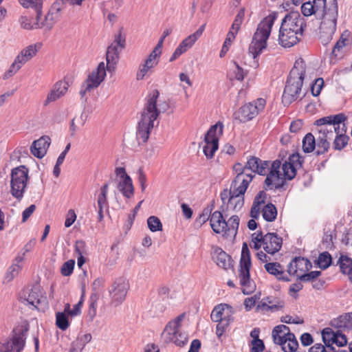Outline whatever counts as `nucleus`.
Returning a JSON list of instances; mask_svg holds the SVG:
<instances>
[{"instance_id":"f257e3e1","label":"nucleus","mask_w":352,"mask_h":352,"mask_svg":"<svg viewBox=\"0 0 352 352\" xmlns=\"http://www.w3.org/2000/svg\"><path fill=\"white\" fill-rule=\"evenodd\" d=\"M159 96V91L155 89L151 96H149L142 113L141 120L138 123L136 133L137 139L140 143H146L147 142L151 131L154 127L155 120H157L161 112L166 111L169 107L168 103L165 102L160 105V109H157V100Z\"/></svg>"},{"instance_id":"f03ea898","label":"nucleus","mask_w":352,"mask_h":352,"mask_svg":"<svg viewBox=\"0 0 352 352\" xmlns=\"http://www.w3.org/2000/svg\"><path fill=\"white\" fill-rule=\"evenodd\" d=\"M306 24L304 18L298 12H291L282 20L279 30V44L284 47H291L298 43L302 36Z\"/></svg>"},{"instance_id":"7ed1b4c3","label":"nucleus","mask_w":352,"mask_h":352,"mask_svg":"<svg viewBox=\"0 0 352 352\" xmlns=\"http://www.w3.org/2000/svg\"><path fill=\"white\" fill-rule=\"evenodd\" d=\"M305 72L306 65L303 59L300 58L296 60L287 77L282 96V102L284 106H289L299 97Z\"/></svg>"},{"instance_id":"20e7f679","label":"nucleus","mask_w":352,"mask_h":352,"mask_svg":"<svg viewBox=\"0 0 352 352\" xmlns=\"http://www.w3.org/2000/svg\"><path fill=\"white\" fill-rule=\"evenodd\" d=\"M277 19V13L272 12L265 16L258 25L249 46V53L256 58L267 47V41L270 35L272 28Z\"/></svg>"},{"instance_id":"39448f33","label":"nucleus","mask_w":352,"mask_h":352,"mask_svg":"<svg viewBox=\"0 0 352 352\" xmlns=\"http://www.w3.org/2000/svg\"><path fill=\"white\" fill-rule=\"evenodd\" d=\"M322 8V21L320 25V38L328 42L336 32L338 16L337 0H330Z\"/></svg>"},{"instance_id":"423d86ee","label":"nucleus","mask_w":352,"mask_h":352,"mask_svg":"<svg viewBox=\"0 0 352 352\" xmlns=\"http://www.w3.org/2000/svg\"><path fill=\"white\" fill-rule=\"evenodd\" d=\"M185 314H182L168 322L162 333V337L165 342H173L178 346H184L188 343L187 333L182 331L180 329Z\"/></svg>"},{"instance_id":"0eeeda50","label":"nucleus","mask_w":352,"mask_h":352,"mask_svg":"<svg viewBox=\"0 0 352 352\" xmlns=\"http://www.w3.org/2000/svg\"><path fill=\"white\" fill-rule=\"evenodd\" d=\"M239 278L244 294H250L256 289L255 283L250 279V270L251 267L250 252L248 244L243 243L239 263Z\"/></svg>"},{"instance_id":"6e6552de","label":"nucleus","mask_w":352,"mask_h":352,"mask_svg":"<svg viewBox=\"0 0 352 352\" xmlns=\"http://www.w3.org/2000/svg\"><path fill=\"white\" fill-rule=\"evenodd\" d=\"M347 119L344 113H340L320 118L314 122V125L316 126L318 135L331 140L337 133V126H342Z\"/></svg>"},{"instance_id":"1a4fd4ad","label":"nucleus","mask_w":352,"mask_h":352,"mask_svg":"<svg viewBox=\"0 0 352 352\" xmlns=\"http://www.w3.org/2000/svg\"><path fill=\"white\" fill-rule=\"evenodd\" d=\"M28 331V324H23L14 328L8 339L0 341V352H22Z\"/></svg>"},{"instance_id":"9d476101","label":"nucleus","mask_w":352,"mask_h":352,"mask_svg":"<svg viewBox=\"0 0 352 352\" xmlns=\"http://www.w3.org/2000/svg\"><path fill=\"white\" fill-rule=\"evenodd\" d=\"M234 187L231 186L230 190L224 189L221 192L222 205L215 210V201L213 200L210 204L204 208L199 216V220H225L228 216L225 210V205H228V199L233 195Z\"/></svg>"},{"instance_id":"9b49d317","label":"nucleus","mask_w":352,"mask_h":352,"mask_svg":"<svg viewBox=\"0 0 352 352\" xmlns=\"http://www.w3.org/2000/svg\"><path fill=\"white\" fill-rule=\"evenodd\" d=\"M267 194L265 190H261L254 199L250 212L252 219H257L262 212L264 220H275L277 216V209L272 203L265 204Z\"/></svg>"},{"instance_id":"f8f14e48","label":"nucleus","mask_w":352,"mask_h":352,"mask_svg":"<svg viewBox=\"0 0 352 352\" xmlns=\"http://www.w3.org/2000/svg\"><path fill=\"white\" fill-rule=\"evenodd\" d=\"M126 36L122 34V29L114 35L113 42L107 47L106 53L107 65L105 72L111 73L116 69V67L120 59V53L125 48Z\"/></svg>"},{"instance_id":"ddd939ff","label":"nucleus","mask_w":352,"mask_h":352,"mask_svg":"<svg viewBox=\"0 0 352 352\" xmlns=\"http://www.w3.org/2000/svg\"><path fill=\"white\" fill-rule=\"evenodd\" d=\"M28 173L29 170L24 165L14 168L11 170L10 192L17 199L20 200L23 197L28 180Z\"/></svg>"},{"instance_id":"4468645a","label":"nucleus","mask_w":352,"mask_h":352,"mask_svg":"<svg viewBox=\"0 0 352 352\" xmlns=\"http://www.w3.org/2000/svg\"><path fill=\"white\" fill-rule=\"evenodd\" d=\"M265 104V100L261 98L246 103L234 113V119L238 120L240 122H247L258 116L264 109Z\"/></svg>"},{"instance_id":"2eb2a0df","label":"nucleus","mask_w":352,"mask_h":352,"mask_svg":"<svg viewBox=\"0 0 352 352\" xmlns=\"http://www.w3.org/2000/svg\"><path fill=\"white\" fill-rule=\"evenodd\" d=\"M69 0H56L48 10L43 21H36V28H45L50 30L54 25L59 21L61 16V12L65 8Z\"/></svg>"},{"instance_id":"dca6fc26","label":"nucleus","mask_w":352,"mask_h":352,"mask_svg":"<svg viewBox=\"0 0 352 352\" xmlns=\"http://www.w3.org/2000/svg\"><path fill=\"white\" fill-rule=\"evenodd\" d=\"M280 166L281 161L279 160H276L271 164L264 181L265 190L280 189L286 184L285 179L280 177L279 170Z\"/></svg>"},{"instance_id":"f3484780","label":"nucleus","mask_w":352,"mask_h":352,"mask_svg":"<svg viewBox=\"0 0 352 352\" xmlns=\"http://www.w3.org/2000/svg\"><path fill=\"white\" fill-rule=\"evenodd\" d=\"M219 129V134L223 133V125L221 122L210 126L204 138L205 145L203 151L208 159L214 156V153L219 147V138L217 136V131Z\"/></svg>"},{"instance_id":"a211bd4d","label":"nucleus","mask_w":352,"mask_h":352,"mask_svg":"<svg viewBox=\"0 0 352 352\" xmlns=\"http://www.w3.org/2000/svg\"><path fill=\"white\" fill-rule=\"evenodd\" d=\"M106 75L105 64L104 62H101L98 64L96 69L94 70L82 84L80 90L81 98H85L87 91H91L93 89L98 87L104 80Z\"/></svg>"},{"instance_id":"6ab92c4d","label":"nucleus","mask_w":352,"mask_h":352,"mask_svg":"<svg viewBox=\"0 0 352 352\" xmlns=\"http://www.w3.org/2000/svg\"><path fill=\"white\" fill-rule=\"evenodd\" d=\"M115 173L120 177V181L117 185V188L126 198H131L134 195V188L132 179L126 173L125 168L118 167L115 170Z\"/></svg>"},{"instance_id":"aec40b11","label":"nucleus","mask_w":352,"mask_h":352,"mask_svg":"<svg viewBox=\"0 0 352 352\" xmlns=\"http://www.w3.org/2000/svg\"><path fill=\"white\" fill-rule=\"evenodd\" d=\"M129 289V284L123 278L116 279L109 289L112 303L115 305L121 304L125 299Z\"/></svg>"},{"instance_id":"412c9836","label":"nucleus","mask_w":352,"mask_h":352,"mask_svg":"<svg viewBox=\"0 0 352 352\" xmlns=\"http://www.w3.org/2000/svg\"><path fill=\"white\" fill-rule=\"evenodd\" d=\"M239 221H210L212 230L223 236H235L239 228Z\"/></svg>"},{"instance_id":"4be33fe9","label":"nucleus","mask_w":352,"mask_h":352,"mask_svg":"<svg viewBox=\"0 0 352 352\" xmlns=\"http://www.w3.org/2000/svg\"><path fill=\"white\" fill-rule=\"evenodd\" d=\"M234 187L233 195L228 199V205L226 206V210H232L238 211L242 208L244 204V193L245 192L248 186L245 185H236Z\"/></svg>"},{"instance_id":"5701e85b","label":"nucleus","mask_w":352,"mask_h":352,"mask_svg":"<svg viewBox=\"0 0 352 352\" xmlns=\"http://www.w3.org/2000/svg\"><path fill=\"white\" fill-rule=\"evenodd\" d=\"M233 168L237 175L232 182V186H236V185H245L248 186L249 184L254 177V175L246 173L248 170L246 168V164L243 166L241 163H236L234 164Z\"/></svg>"},{"instance_id":"b1692460","label":"nucleus","mask_w":352,"mask_h":352,"mask_svg":"<svg viewBox=\"0 0 352 352\" xmlns=\"http://www.w3.org/2000/svg\"><path fill=\"white\" fill-rule=\"evenodd\" d=\"M270 162L262 160L260 158L252 156L246 162L247 170H250L252 173L260 175H265L270 169Z\"/></svg>"},{"instance_id":"393cba45","label":"nucleus","mask_w":352,"mask_h":352,"mask_svg":"<svg viewBox=\"0 0 352 352\" xmlns=\"http://www.w3.org/2000/svg\"><path fill=\"white\" fill-rule=\"evenodd\" d=\"M282 238L275 233H267L263 238V249L270 254H274L280 250L282 246Z\"/></svg>"},{"instance_id":"a878e982","label":"nucleus","mask_w":352,"mask_h":352,"mask_svg":"<svg viewBox=\"0 0 352 352\" xmlns=\"http://www.w3.org/2000/svg\"><path fill=\"white\" fill-rule=\"evenodd\" d=\"M50 143L51 139L47 135H43L38 140H34L30 146L32 154L37 158H43L46 154Z\"/></svg>"},{"instance_id":"bb28decb","label":"nucleus","mask_w":352,"mask_h":352,"mask_svg":"<svg viewBox=\"0 0 352 352\" xmlns=\"http://www.w3.org/2000/svg\"><path fill=\"white\" fill-rule=\"evenodd\" d=\"M109 184H104L100 188V193L98 195L97 201L98 219L102 220L106 217V214L109 218L111 217L108 213V202L107 199V194L108 191Z\"/></svg>"},{"instance_id":"cd10ccee","label":"nucleus","mask_w":352,"mask_h":352,"mask_svg":"<svg viewBox=\"0 0 352 352\" xmlns=\"http://www.w3.org/2000/svg\"><path fill=\"white\" fill-rule=\"evenodd\" d=\"M310 263L308 259L301 256L294 258L287 266V272L290 276H300L298 272H302L308 270V265Z\"/></svg>"},{"instance_id":"c85d7f7f","label":"nucleus","mask_w":352,"mask_h":352,"mask_svg":"<svg viewBox=\"0 0 352 352\" xmlns=\"http://www.w3.org/2000/svg\"><path fill=\"white\" fill-rule=\"evenodd\" d=\"M69 84L65 81H58L55 83L53 89L48 94L44 102V105H47L52 102H54L60 97L63 96L67 91Z\"/></svg>"},{"instance_id":"c756f323","label":"nucleus","mask_w":352,"mask_h":352,"mask_svg":"<svg viewBox=\"0 0 352 352\" xmlns=\"http://www.w3.org/2000/svg\"><path fill=\"white\" fill-rule=\"evenodd\" d=\"M264 267L270 274L274 276L278 280L285 282L290 281L285 267L280 263L278 262L267 263Z\"/></svg>"},{"instance_id":"7c9ffc66","label":"nucleus","mask_w":352,"mask_h":352,"mask_svg":"<svg viewBox=\"0 0 352 352\" xmlns=\"http://www.w3.org/2000/svg\"><path fill=\"white\" fill-rule=\"evenodd\" d=\"M212 258L217 265L224 270L233 267L231 257L220 248H217L214 250Z\"/></svg>"},{"instance_id":"2f4dec72","label":"nucleus","mask_w":352,"mask_h":352,"mask_svg":"<svg viewBox=\"0 0 352 352\" xmlns=\"http://www.w3.org/2000/svg\"><path fill=\"white\" fill-rule=\"evenodd\" d=\"M346 131L347 126L346 123L342 124V126L340 127L337 126V133L333 142V147L335 150L340 151L347 145L350 138L346 135Z\"/></svg>"},{"instance_id":"473e14b6","label":"nucleus","mask_w":352,"mask_h":352,"mask_svg":"<svg viewBox=\"0 0 352 352\" xmlns=\"http://www.w3.org/2000/svg\"><path fill=\"white\" fill-rule=\"evenodd\" d=\"M331 326L342 330H352V312H348L331 320Z\"/></svg>"},{"instance_id":"72a5a7b5","label":"nucleus","mask_w":352,"mask_h":352,"mask_svg":"<svg viewBox=\"0 0 352 352\" xmlns=\"http://www.w3.org/2000/svg\"><path fill=\"white\" fill-rule=\"evenodd\" d=\"M41 47V43H37L34 45H30L21 51L19 54L16 57L18 62L23 65L28 60L36 56L38 51Z\"/></svg>"},{"instance_id":"f704fd0d","label":"nucleus","mask_w":352,"mask_h":352,"mask_svg":"<svg viewBox=\"0 0 352 352\" xmlns=\"http://www.w3.org/2000/svg\"><path fill=\"white\" fill-rule=\"evenodd\" d=\"M293 333L290 332L289 328L285 324L276 326L272 332L273 341L276 344H279L283 342L288 336L291 338Z\"/></svg>"},{"instance_id":"c9c22d12","label":"nucleus","mask_w":352,"mask_h":352,"mask_svg":"<svg viewBox=\"0 0 352 352\" xmlns=\"http://www.w3.org/2000/svg\"><path fill=\"white\" fill-rule=\"evenodd\" d=\"M336 238V226L327 223L324 228V236L322 241L324 248L331 250L334 247L333 240Z\"/></svg>"},{"instance_id":"e433bc0d","label":"nucleus","mask_w":352,"mask_h":352,"mask_svg":"<svg viewBox=\"0 0 352 352\" xmlns=\"http://www.w3.org/2000/svg\"><path fill=\"white\" fill-rule=\"evenodd\" d=\"M42 298L43 295L40 286L35 285L29 291L28 296L25 300L28 304L37 308V306L41 302Z\"/></svg>"},{"instance_id":"4c0bfd02","label":"nucleus","mask_w":352,"mask_h":352,"mask_svg":"<svg viewBox=\"0 0 352 352\" xmlns=\"http://www.w3.org/2000/svg\"><path fill=\"white\" fill-rule=\"evenodd\" d=\"M21 5L24 8H32L36 12V21L41 20L42 16V0H19Z\"/></svg>"},{"instance_id":"58836bf2","label":"nucleus","mask_w":352,"mask_h":352,"mask_svg":"<svg viewBox=\"0 0 352 352\" xmlns=\"http://www.w3.org/2000/svg\"><path fill=\"white\" fill-rule=\"evenodd\" d=\"M335 265L340 267V272L344 274H349L352 268V258L342 253H340V256Z\"/></svg>"},{"instance_id":"ea45409f","label":"nucleus","mask_w":352,"mask_h":352,"mask_svg":"<svg viewBox=\"0 0 352 352\" xmlns=\"http://www.w3.org/2000/svg\"><path fill=\"white\" fill-rule=\"evenodd\" d=\"M278 345L281 346L282 350L284 352H295L298 347V342L295 335L292 333L291 338H289L288 336Z\"/></svg>"},{"instance_id":"a19ab883","label":"nucleus","mask_w":352,"mask_h":352,"mask_svg":"<svg viewBox=\"0 0 352 352\" xmlns=\"http://www.w3.org/2000/svg\"><path fill=\"white\" fill-rule=\"evenodd\" d=\"M206 24L201 25L199 29L193 34L189 35L184 39L181 43L186 47L188 50L190 48L198 38L202 35L205 30Z\"/></svg>"},{"instance_id":"79ce46f5","label":"nucleus","mask_w":352,"mask_h":352,"mask_svg":"<svg viewBox=\"0 0 352 352\" xmlns=\"http://www.w3.org/2000/svg\"><path fill=\"white\" fill-rule=\"evenodd\" d=\"M328 138H323V136L318 135L316 140V154L317 155H322L327 153L330 147V144L328 141Z\"/></svg>"},{"instance_id":"37998d69","label":"nucleus","mask_w":352,"mask_h":352,"mask_svg":"<svg viewBox=\"0 0 352 352\" xmlns=\"http://www.w3.org/2000/svg\"><path fill=\"white\" fill-rule=\"evenodd\" d=\"M284 306L283 302H278L277 304H274L272 305H270L267 304L266 301L263 299L256 305V311H263V313H266L268 311H278L282 309Z\"/></svg>"},{"instance_id":"c03bdc74","label":"nucleus","mask_w":352,"mask_h":352,"mask_svg":"<svg viewBox=\"0 0 352 352\" xmlns=\"http://www.w3.org/2000/svg\"><path fill=\"white\" fill-rule=\"evenodd\" d=\"M317 264L322 270H326L331 265H335L333 262V258L328 252L320 253L317 259Z\"/></svg>"},{"instance_id":"a18cd8bd","label":"nucleus","mask_w":352,"mask_h":352,"mask_svg":"<svg viewBox=\"0 0 352 352\" xmlns=\"http://www.w3.org/2000/svg\"><path fill=\"white\" fill-rule=\"evenodd\" d=\"M228 308V304L221 303L214 307L210 317L213 322H221L223 320V315L226 314V309Z\"/></svg>"},{"instance_id":"49530a36","label":"nucleus","mask_w":352,"mask_h":352,"mask_svg":"<svg viewBox=\"0 0 352 352\" xmlns=\"http://www.w3.org/2000/svg\"><path fill=\"white\" fill-rule=\"evenodd\" d=\"M316 148V139L312 133H308L302 140V150L305 153H311Z\"/></svg>"},{"instance_id":"de8ad7c7","label":"nucleus","mask_w":352,"mask_h":352,"mask_svg":"<svg viewBox=\"0 0 352 352\" xmlns=\"http://www.w3.org/2000/svg\"><path fill=\"white\" fill-rule=\"evenodd\" d=\"M99 299L98 294L91 293L89 298V305L88 310V317L92 320L96 315L97 302Z\"/></svg>"},{"instance_id":"09e8293b","label":"nucleus","mask_w":352,"mask_h":352,"mask_svg":"<svg viewBox=\"0 0 352 352\" xmlns=\"http://www.w3.org/2000/svg\"><path fill=\"white\" fill-rule=\"evenodd\" d=\"M56 324L61 330H66L69 325L68 316L65 312H58L56 314Z\"/></svg>"},{"instance_id":"8fccbe9b","label":"nucleus","mask_w":352,"mask_h":352,"mask_svg":"<svg viewBox=\"0 0 352 352\" xmlns=\"http://www.w3.org/2000/svg\"><path fill=\"white\" fill-rule=\"evenodd\" d=\"M282 169L285 179L292 180L295 177L297 168L289 162L285 161L282 165Z\"/></svg>"},{"instance_id":"3c124183","label":"nucleus","mask_w":352,"mask_h":352,"mask_svg":"<svg viewBox=\"0 0 352 352\" xmlns=\"http://www.w3.org/2000/svg\"><path fill=\"white\" fill-rule=\"evenodd\" d=\"M336 335V331H333L331 328H325L322 331V340L327 347V345L332 346V342Z\"/></svg>"},{"instance_id":"603ef678","label":"nucleus","mask_w":352,"mask_h":352,"mask_svg":"<svg viewBox=\"0 0 352 352\" xmlns=\"http://www.w3.org/2000/svg\"><path fill=\"white\" fill-rule=\"evenodd\" d=\"M23 66L20 62L17 61V59L15 58L14 62L11 64L9 69L4 73L3 78L4 80L9 79L12 76H13Z\"/></svg>"},{"instance_id":"864d4df0","label":"nucleus","mask_w":352,"mask_h":352,"mask_svg":"<svg viewBox=\"0 0 352 352\" xmlns=\"http://www.w3.org/2000/svg\"><path fill=\"white\" fill-rule=\"evenodd\" d=\"M320 8L316 7V5L312 4L310 1L302 3L301 6V12L304 16H309L313 14H316Z\"/></svg>"},{"instance_id":"5fc2aeb1","label":"nucleus","mask_w":352,"mask_h":352,"mask_svg":"<svg viewBox=\"0 0 352 352\" xmlns=\"http://www.w3.org/2000/svg\"><path fill=\"white\" fill-rule=\"evenodd\" d=\"M21 270V266L19 264L13 263L8 269L6 274L5 279L9 282L12 280L15 276H17Z\"/></svg>"},{"instance_id":"6e6d98bb","label":"nucleus","mask_w":352,"mask_h":352,"mask_svg":"<svg viewBox=\"0 0 352 352\" xmlns=\"http://www.w3.org/2000/svg\"><path fill=\"white\" fill-rule=\"evenodd\" d=\"M344 34H342L340 38V39L336 42L333 48L331 55L335 57L338 56V52L342 50V48L346 45V42L347 39L344 37Z\"/></svg>"},{"instance_id":"4d7b16f0","label":"nucleus","mask_w":352,"mask_h":352,"mask_svg":"<svg viewBox=\"0 0 352 352\" xmlns=\"http://www.w3.org/2000/svg\"><path fill=\"white\" fill-rule=\"evenodd\" d=\"M320 274H321L320 271H311L309 273H306V274H301V275L298 276V279L300 280L301 281H304V282L311 281L312 283Z\"/></svg>"},{"instance_id":"13d9d810","label":"nucleus","mask_w":352,"mask_h":352,"mask_svg":"<svg viewBox=\"0 0 352 352\" xmlns=\"http://www.w3.org/2000/svg\"><path fill=\"white\" fill-rule=\"evenodd\" d=\"M286 162H289L296 168H298L302 166L303 159L298 153H294L289 157Z\"/></svg>"},{"instance_id":"bf43d9fd","label":"nucleus","mask_w":352,"mask_h":352,"mask_svg":"<svg viewBox=\"0 0 352 352\" xmlns=\"http://www.w3.org/2000/svg\"><path fill=\"white\" fill-rule=\"evenodd\" d=\"M75 261L74 260H69L63 263L61 267V274L65 276L71 275L73 272Z\"/></svg>"},{"instance_id":"052dcab7","label":"nucleus","mask_w":352,"mask_h":352,"mask_svg":"<svg viewBox=\"0 0 352 352\" xmlns=\"http://www.w3.org/2000/svg\"><path fill=\"white\" fill-rule=\"evenodd\" d=\"M324 85V80L322 78H318L315 80L314 82L311 85V91L314 96H318L322 90Z\"/></svg>"},{"instance_id":"680f3d73","label":"nucleus","mask_w":352,"mask_h":352,"mask_svg":"<svg viewBox=\"0 0 352 352\" xmlns=\"http://www.w3.org/2000/svg\"><path fill=\"white\" fill-rule=\"evenodd\" d=\"M342 329H337L336 335L332 342L333 344H336L338 346H343L346 344L347 339L344 334L340 333Z\"/></svg>"},{"instance_id":"e2e57ef3","label":"nucleus","mask_w":352,"mask_h":352,"mask_svg":"<svg viewBox=\"0 0 352 352\" xmlns=\"http://www.w3.org/2000/svg\"><path fill=\"white\" fill-rule=\"evenodd\" d=\"M226 310L222 322H225V325H229L234 320L233 314L234 311L233 307L229 305H228V308Z\"/></svg>"},{"instance_id":"0e129e2a","label":"nucleus","mask_w":352,"mask_h":352,"mask_svg":"<svg viewBox=\"0 0 352 352\" xmlns=\"http://www.w3.org/2000/svg\"><path fill=\"white\" fill-rule=\"evenodd\" d=\"M22 28L25 30H32L36 28V22L32 24L30 20L26 16H21L19 20Z\"/></svg>"},{"instance_id":"69168bd1","label":"nucleus","mask_w":352,"mask_h":352,"mask_svg":"<svg viewBox=\"0 0 352 352\" xmlns=\"http://www.w3.org/2000/svg\"><path fill=\"white\" fill-rule=\"evenodd\" d=\"M152 67L146 63L142 64L139 66L138 71L137 72L136 78L138 80H142L146 73L148 72L150 69Z\"/></svg>"},{"instance_id":"338daca9","label":"nucleus","mask_w":352,"mask_h":352,"mask_svg":"<svg viewBox=\"0 0 352 352\" xmlns=\"http://www.w3.org/2000/svg\"><path fill=\"white\" fill-rule=\"evenodd\" d=\"M252 345L250 352H262L265 349V344L262 340H252Z\"/></svg>"},{"instance_id":"774afa93","label":"nucleus","mask_w":352,"mask_h":352,"mask_svg":"<svg viewBox=\"0 0 352 352\" xmlns=\"http://www.w3.org/2000/svg\"><path fill=\"white\" fill-rule=\"evenodd\" d=\"M331 346L327 345V347H326L322 344H315L309 349V352H329L331 351Z\"/></svg>"}]
</instances>
